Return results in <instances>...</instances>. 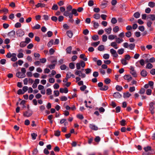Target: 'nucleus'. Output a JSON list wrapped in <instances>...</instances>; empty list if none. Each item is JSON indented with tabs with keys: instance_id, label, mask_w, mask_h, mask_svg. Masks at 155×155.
Instances as JSON below:
<instances>
[{
	"instance_id": "f257e3e1",
	"label": "nucleus",
	"mask_w": 155,
	"mask_h": 155,
	"mask_svg": "<svg viewBox=\"0 0 155 155\" xmlns=\"http://www.w3.org/2000/svg\"><path fill=\"white\" fill-rule=\"evenodd\" d=\"M146 153H144L146 155H151V153H152V152H153V150L151 149V147L150 146H147L146 147H145L144 148Z\"/></svg>"
},
{
	"instance_id": "f03ea898",
	"label": "nucleus",
	"mask_w": 155,
	"mask_h": 155,
	"mask_svg": "<svg viewBox=\"0 0 155 155\" xmlns=\"http://www.w3.org/2000/svg\"><path fill=\"white\" fill-rule=\"evenodd\" d=\"M130 74L132 75L133 77L134 78L137 77V74L134 69V68L131 66L130 67Z\"/></svg>"
},
{
	"instance_id": "7ed1b4c3",
	"label": "nucleus",
	"mask_w": 155,
	"mask_h": 155,
	"mask_svg": "<svg viewBox=\"0 0 155 155\" xmlns=\"http://www.w3.org/2000/svg\"><path fill=\"white\" fill-rule=\"evenodd\" d=\"M74 74L79 77H81L82 78H84L86 77V75L85 74H82L81 71L76 70L75 71Z\"/></svg>"
},
{
	"instance_id": "20e7f679",
	"label": "nucleus",
	"mask_w": 155,
	"mask_h": 155,
	"mask_svg": "<svg viewBox=\"0 0 155 155\" xmlns=\"http://www.w3.org/2000/svg\"><path fill=\"white\" fill-rule=\"evenodd\" d=\"M16 33L17 36L20 37H22L25 34L24 31L21 29L18 30Z\"/></svg>"
},
{
	"instance_id": "39448f33",
	"label": "nucleus",
	"mask_w": 155,
	"mask_h": 155,
	"mask_svg": "<svg viewBox=\"0 0 155 155\" xmlns=\"http://www.w3.org/2000/svg\"><path fill=\"white\" fill-rule=\"evenodd\" d=\"M110 52L112 56L114 58H117L118 56L116 51L113 48L111 49L110 50Z\"/></svg>"
},
{
	"instance_id": "423d86ee",
	"label": "nucleus",
	"mask_w": 155,
	"mask_h": 155,
	"mask_svg": "<svg viewBox=\"0 0 155 155\" xmlns=\"http://www.w3.org/2000/svg\"><path fill=\"white\" fill-rule=\"evenodd\" d=\"M32 114V111L28 110V111L24 112L23 113V116L25 117H30L31 116Z\"/></svg>"
},
{
	"instance_id": "0eeeda50",
	"label": "nucleus",
	"mask_w": 155,
	"mask_h": 155,
	"mask_svg": "<svg viewBox=\"0 0 155 155\" xmlns=\"http://www.w3.org/2000/svg\"><path fill=\"white\" fill-rule=\"evenodd\" d=\"M108 1L105 0H103L101 2V4L100 5V7L101 8H104L107 7Z\"/></svg>"
},
{
	"instance_id": "6e6552de",
	"label": "nucleus",
	"mask_w": 155,
	"mask_h": 155,
	"mask_svg": "<svg viewBox=\"0 0 155 155\" xmlns=\"http://www.w3.org/2000/svg\"><path fill=\"white\" fill-rule=\"evenodd\" d=\"M124 79L127 80L128 82H129L133 78L130 75L127 74L125 75L124 76Z\"/></svg>"
},
{
	"instance_id": "1a4fd4ad",
	"label": "nucleus",
	"mask_w": 155,
	"mask_h": 155,
	"mask_svg": "<svg viewBox=\"0 0 155 155\" xmlns=\"http://www.w3.org/2000/svg\"><path fill=\"white\" fill-rule=\"evenodd\" d=\"M15 31L14 30H12L8 33V35L10 38H13L15 37Z\"/></svg>"
},
{
	"instance_id": "9d476101",
	"label": "nucleus",
	"mask_w": 155,
	"mask_h": 155,
	"mask_svg": "<svg viewBox=\"0 0 155 155\" xmlns=\"http://www.w3.org/2000/svg\"><path fill=\"white\" fill-rule=\"evenodd\" d=\"M89 127L92 130H98V127L93 124H90L89 125Z\"/></svg>"
},
{
	"instance_id": "9b49d317",
	"label": "nucleus",
	"mask_w": 155,
	"mask_h": 155,
	"mask_svg": "<svg viewBox=\"0 0 155 155\" xmlns=\"http://www.w3.org/2000/svg\"><path fill=\"white\" fill-rule=\"evenodd\" d=\"M12 58L11 59V61H15L17 60V58L16 57V54L15 53H12Z\"/></svg>"
},
{
	"instance_id": "f8f14e48",
	"label": "nucleus",
	"mask_w": 155,
	"mask_h": 155,
	"mask_svg": "<svg viewBox=\"0 0 155 155\" xmlns=\"http://www.w3.org/2000/svg\"><path fill=\"white\" fill-rule=\"evenodd\" d=\"M117 43L116 42H113L111 43L110 45L112 47L114 48L115 49H117L118 47Z\"/></svg>"
},
{
	"instance_id": "ddd939ff",
	"label": "nucleus",
	"mask_w": 155,
	"mask_h": 155,
	"mask_svg": "<svg viewBox=\"0 0 155 155\" xmlns=\"http://www.w3.org/2000/svg\"><path fill=\"white\" fill-rule=\"evenodd\" d=\"M113 96L115 98H119L121 97V95L120 94L119 92H117L114 93Z\"/></svg>"
},
{
	"instance_id": "4468645a",
	"label": "nucleus",
	"mask_w": 155,
	"mask_h": 155,
	"mask_svg": "<svg viewBox=\"0 0 155 155\" xmlns=\"http://www.w3.org/2000/svg\"><path fill=\"white\" fill-rule=\"evenodd\" d=\"M16 76L18 78H22L25 77V74H22L21 72H18L16 74Z\"/></svg>"
},
{
	"instance_id": "2eb2a0df",
	"label": "nucleus",
	"mask_w": 155,
	"mask_h": 155,
	"mask_svg": "<svg viewBox=\"0 0 155 155\" xmlns=\"http://www.w3.org/2000/svg\"><path fill=\"white\" fill-rule=\"evenodd\" d=\"M60 92L61 93H67L68 92V88L66 87H65L64 88H61L60 89Z\"/></svg>"
},
{
	"instance_id": "dca6fc26",
	"label": "nucleus",
	"mask_w": 155,
	"mask_h": 155,
	"mask_svg": "<svg viewBox=\"0 0 155 155\" xmlns=\"http://www.w3.org/2000/svg\"><path fill=\"white\" fill-rule=\"evenodd\" d=\"M147 19L154 21L155 20V16L154 15H149L148 16Z\"/></svg>"
},
{
	"instance_id": "f3484780",
	"label": "nucleus",
	"mask_w": 155,
	"mask_h": 155,
	"mask_svg": "<svg viewBox=\"0 0 155 155\" xmlns=\"http://www.w3.org/2000/svg\"><path fill=\"white\" fill-rule=\"evenodd\" d=\"M8 12V9L4 8L0 10V12L4 13L5 14H6Z\"/></svg>"
},
{
	"instance_id": "a211bd4d",
	"label": "nucleus",
	"mask_w": 155,
	"mask_h": 155,
	"mask_svg": "<svg viewBox=\"0 0 155 155\" xmlns=\"http://www.w3.org/2000/svg\"><path fill=\"white\" fill-rule=\"evenodd\" d=\"M147 73L145 70H143L141 72L140 74L143 77H146L147 75Z\"/></svg>"
},
{
	"instance_id": "6ab92c4d",
	"label": "nucleus",
	"mask_w": 155,
	"mask_h": 155,
	"mask_svg": "<svg viewBox=\"0 0 155 155\" xmlns=\"http://www.w3.org/2000/svg\"><path fill=\"white\" fill-rule=\"evenodd\" d=\"M155 103L154 102H151L149 104V110H154V107L153 106L155 104Z\"/></svg>"
},
{
	"instance_id": "aec40b11",
	"label": "nucleus",
	"mask_w": 155,
	"mask_h": 155,
	"mask_svg": "<svg viewBox=\"0 0 155 155\" xmlns=\"http://www.w3.org/2000/svg\"><path fill=\"white\" fill-rule=\"evenodd\" d=\"M112 30V28L111 27H109L107 28H106L105 29V31L106 32L107 34H110L111 33V31Z\"/></svg>"
},
{
	"instance_id": "412c9836",
	"label": "nucleus",
	"mask_w": 155,
	"mask_h": 155,
	"mask_svg": "<svg viewBox=\"0 0 155 155\" xmlns=\"http://www.w3.org/2000/svg\"><path fill=\"white\" fill-rule=\"evenodd\" d=\"M92 23L93 24V26L95 28H98L99 25L98 23L95 21H93Z\"/></svg>"
},
{
	"instance_id": "4be33fe9",
	"label": "nucleus",
	"mask_w": 155,
	"mask_h": 155,
	"mask_svg": "<svg viewBox=\"0 0 155 155\" xmlns=\"http://www.w3.org/2000/svg\"><path fill=\"white\" fill-rule=\"evenodd\" d=\"M85 55L84 54H81L80 55V58L83 59L84 61H86L87 60V58L85 57Z\"/></svg>"
},
{
	"instance_id": "5701e85b",
	"label": "nucleus",
	"mask_w": 155,
	"mask_h": 155,
	"mask_svg": "<svg viewBox=\"0 0 155 155\" xmlns=\"http://www.w3.org/2000/svg\"><path fill=\"white\" fill-rule=\"evenodd\" d=\"M45 4L39 3L35 5V6L37 8H39V7L42 8L45 7Z\"/></svg>"
},
{
	"instance_id": "b1692460",
	"label": "nucleus",
	"mask_w": 155,
	"mask_h": 155,
	"mask_svg": "<svg viewBox=\"0 0 155 155\" xmlns=\"http://www.w3.org/2000/svg\"><path fill=\"white\" fill-rule=\"evenodd\" d=\"M67 35L70 38H71L73 36V34L72 31L70 30H68L67 32Z\"/></svg>"
},
{
	"instance_id": "393cba45",
	"label": "nucleus",
	"mask_w": 155,
	"mask_h": 155,
	"mask_svg": "<svg viewBox=\"0 0 155 155\" xmlns=\"http://www.w3.org/2000/svg\"><path fill=\"white\" fill-rule=\"evenodd\" d=\"M116 42L118 44H120L124 40L122 38H117L116 37Z\"/></svg>"
},
{
	"instance_id": "a878e982",
	"label": "nucleus",
	"mask_w": 155,
	"mask_h": 155,
	"mask_svg": "<svg viewBox=\"0 0 155 155\" xmlns=\"http://www.w3.org/2000/svg\"><path fill=\"white\" fill-rule=\"evenodd\" d=\"M54 44V40L53 39L51 40L48 42L47 45L49 47H51Z\"/></svg>"
},
{
	"instance_id": "bb28decb",
	"label": "nucleus",
	"mask_w": 155,
	"mask_h": 155,
	"mask_svg": "<svg viewBox=\"0 0 155 155\" xmlns=\"http://www.w3.org/2000/svg\"><path fill=\"white\" fill-rule=\"evenodd\" d=\"M148 5L151 8H153L155 6V3L152 2H150L148 3Z\"/></svg>"
},
{
	"instance_id": "cd10ccee",
	"label": "nucleus",
	"mask_w": 155,
	"mask_h": 155,
	"mask_svg": "<svg viewBox=\"0 0 155 155\" xmlns=\"http://www.w3.org/2000/svg\"><path fill=\"white\" fill-rule=\"evenodd\" d=\"M117 36L116 35H110L108 37V39L110 40H112L114 39L115 38H116Z\"/></svg>"
},
{
	"instance_id": "c85d7f7f",
	"label": "nucleus",
	"mask_w": 155,
	"mask_h": 155,
	"mask_svg": "<svg viewBox=\"0 0 155 155\" xmlns=\"http://www.w3.org/2000/svg\"><path fill=\"white\" fill-rule=\"evenodd\" d=\"M100 14L98 13H96L93 15L94 18L96 19H99L100 18Z\"/></svg>"
},
{
	"instance_id": "c756f323",
	"label": "nucleus",
	"mask_w": 155,
	"mask_h": 155,
	"mask_svg": "<svg viewBox=\"0 0 155 155\" xmlns=\"http://www.w3.org/2000/svg\"><path fill=\"white\" fill-rule=\"evenodd\" d=\"M72 50V47L71 46H69L66 49V52L67 53L70 54L71 53V51Z\"/></svg>"
},
{
	"instance_id": "7c9ffc66",
	"label": "nucleus",
	"mask_w": 155,
	"mask_h": 155,
	"mask_svg": "<svg viewBox=\"0 0 155 155\" xmlns=\"http://www.w3.org/2000/svg\"><path fill=\"white\" fill-rule=\"evenodd\" d=\"M131 94L129 92H126L124 94V98L129 97L131 96Z\"/></svg>"
},
{
	"instance_id": "2f4dec72",
	"label": "nucleus",
	"mask_w": 155,
	"mask_h": 155,
	"mask_svg": "<svg viewBox=\"0 0 155 155\" xmlns=\"http://www.w3.org/2000/svg\"><path fill=\"white\" fill-rule=\"evenodd\" d=\"M134 16L135 18H137L140 17V14L139 12H137L134 13Z\"/></svg>"
},
{
	"instance_id": "473e14b6",
	"label": "nucleus",
	"mask_w": 155,
	"mask_h": 155,
	"mask_svg": "<svg viewBox=\"0 0 155 155\" xmlns=\"http://www.w3.org/2000/svg\"><path fill=\"white\" fill-rule=\"evenodd\" d=\"M124 48H121L118 50L117 53L119 54H122L124 53Z\"/></svg>"
},
{
	"instance_id": "72a5a7b5",
	"label": "nucleus",
	"mask_w": 155,
	"mask_h": 155,
	"mask_svg": "<svg viewBox=\"0 0 155 155\" xmlns=\"http://www.w3.org/2000/svg\"><path fill=\"white\" fill-rule=\"evenodd\" d=\"M72 14L74 15L75 16H78V14L77 13V10L75 9H73L72 10Z\"/></svg>"
},
{
	"instance_id": "f704fd0d",
	"label": "nucleus",
	"mask_w": 155,
	"mask_h": 155,
	"mask_svg": "<svg viewBox=\"0 0 155 155\" xmlns=\"http://www.w3.org/2000/svg\"><path fill=\"white\" fill-rule=\"evenodd\" d=\"M113 30L114 32L117 33L119 30V27L118 26H115L113 28Z\"/></svg>"
},
{
	"instance_id": "c9c22d12",
	"label": "nucleus",
	"mask_w": 155,
	"mask_h": 155,
	"mask_svg": "<svg viewBox=\"0 0 155 155\" xmlns=\"http://www.w3.org/2000/svg\"><path fill=\"white\" fill-rule=\"evenodd\" d=\"M108 87L106 85L103 86L102 87L100 88V90L102 91H106L108 89Z\"/></svg>"
},
{
	"instance_id": "e433bc0d",
	"label": "nucleus",
	"mask_w": 155,
	"mask_h": 155,
	"mask_svg": "<svg viewBox=\"0 0 155 155\" xmlns=\"http://www.w3.org/2000/svg\"><path fill=\"white\" fill-rule=\"evenodd\" d=\"M98 50L100 51H104V46L103 45L99 46L98 48Z\"/></svg>"
},
{
	"instance_id": "4c0bfd02",
	"label": "nucleus",
	"mask_w": 155,
	"mask_h": 155,
	"mask_svg": "<svg viewBox=\"0 0 155 155\" xmlns=\"http://www.w3.org/2000/svg\"><path fill=\"white\" fill-rule=\"evenodd\" d=\"M107 36L105 35H104L102 37V40L103 41L105 42L107 40Z\"/></svg>"
},
{
	"instance_id": "58836bf2",
	"label": "nucleus",
	"mask_w": 155,
	"mask_h": 155,
	"mask_svg": "<svg viewBox=\"0 0 155 155\" xmlns=\"http://www.w3.org/2000/svg\"><path fill=\"white\" fill-rule=\"evenodd\" d=\"M117 22V20L115 18H113L111 20V22L112 24H115Z\"/></svg>"
},
{
	"instance_id": "ea45409f",
	"label": "nucleus",
	"mask_w": 155,
	"mask_h": 155,
	"mask_svg": "<svg viewBox=\"0 0 155 155\" xmlns=\"http://www.w3.org/2000/svg\"><path fill=\"white\" fill-rule=\"evenodd\" d=\"M27 44L25 41H22L20 44V46L21 48L25 47L26 45Z\"/></svg>"
},
{
	"instance_id": "a19ab883",
	"label": "nucleus",
	"mask_w": 155,
	"mask_h": 155,
	"mask_svg": "<svg viewBox=\"0 0 155 155\" xmlns=\"http://www.w3.org/2000/svg\"><path fill=\"white\" fill-rule=\"evenodd\" d=\"M153 67V65L150 63H148L146 66V68L148 69H151Z\"/></svg>"
},
{
	"instance_id": "79ce46f5",
	"label": "nucleus",
	"mask_w": 155,
	"mask_h": 155,
	"mask_svg": "<svg viewBox=\"0 0 155 155\" xmlns=\"http://www.w3.org/2000/svg\"><path fill=\"white\" fill-rule=\"evenodd\" d=\"M127 38H130L132 35V33L131 31H128L125 34Z\"/></svg>"
},
{
	"instance_id": "37998d69",
	"label": "nucleus",
	"mask_w": 155,
	"mask_h": 155,
	"mask_svg": "<svg viewBox=\"0 0 155 155\" xmlns=\"http://www.w3.org/2000/svg\"><path fill=\"white\" fill-rule=\"evenodd\" d=\"M69 67L71 69H74L75 67L74 63L73 62L70 63L69 64Z\"/></svg>"
},
{
	"instance_id": "c03bdc74",
	"label": "nucleus",
	"mask_w": 155,
	"mask_h": 155,
	"mask_svg": "<svg viewBox=\"0 0 155 155\" xmlns=\"http://www.w3.org/2000/svg\"><path fill=\"white\" fill-rule=\"evenodd\" d=\"M70 12V11H68L67 10L66 11H65L63 13V15L66 17H68V15L70 14L71 13Z\"/></svg>"
},
{
	"instance_id": "a18cd8bd",
	"label": "nucleus",
	"mask_w": 155,
	"mask_h": 155,
	"mask_svg": "<svg viewBox=\"0 0 155 155\" xmlns=\"http://www.w3.org/2000/svg\"><path fill=\"white\" fill-rule=\"evenodd\" d=\"M60 131L59 130L55 131H54V135L58 137L60 135Z\"/></svg>"
},
{
	"instance_id": "49530a36",
	"label": "nucleus",
	"mask_w": 155,
	"mask_h": 155,
	"mask_svg": "<svg viewBox=\"0 0 155 155\" xmlns=\"http://www.w3.org/2000/svg\"><path fill=\"white\" fill-rule=\"evenodd\" d=\"M121 61L122 64L126 65L127 64V62L125 59H122L121 60Z\"/></svg>"
},
{
	"instance_id": "de8ad7c7",
	"label": "nucleus",
	"mask_w": 155,
	"mask_h": 155,
	"mask_svg": "<svg viewBox=\"0 0 155 155\" xmlns=\"http://www.w3.org/2000/svg\"><path fill=\"white\" fill-rule=\"evenodd\" d=\"M135 46V44H130L129 45V48L130 50H133Z\"/></svg>"
},
{
	"instance_id": "09e8293b",
	"label": "nucleus",
	"mask_w": 155,
	"mask_h": 155,
	"mask_svg": "<svg viewBox=\"0 0 155 155\" xmlns=\"http://www.w3.org/2000/svg\"><path fill=\"white\" fill-rule=\"evenodd\" d=\"M100 43V41H98L97 42H93L91 44V45L94 47H97Z\"/></svg>"
},
{
	"instance_id": "8fccbe9b",
	"label": "nucleus",
	"mask_w": 155,
	"mask_h": 155,
	"mask_svg": "<svg viewBox=\"0 0 155 155\" xmlns=\"http://www.w3.org/2000/svg\"><path fill=\"white\" fill-rule=\"evenodd\" d=\"M32 138L33 140H35L36 139V137L37 136V135L35 133H33L31 134Z\"/></svg>"
},
{
	"instance_id": "3c124183",
	"label": "nucleus",
	"mask_w": 155,
	"mask_h": 155,
	"mask_svg": "<svg viewBox=\"0 0 155 155\" xmlns=\"http://www.w3.org/2000/svg\"><path fill=\"white\" fill-rule=\"evenodd\" d=\"M116 89L117 91H120L122 90V87L121 86L117 85L116 86Z\"/></svg>"
},
{
	"instance_id": "603ef678",
	"label": "nucleus",
	"mask_w": 155,
	"mask_h": 155,
	"mask_svg": "<svg viewBox=\"0 0 155 155\" xmlns=\"http://www.w3.org/2000/svg\"><path fill=\"white\" fill-rule=\"evenodd\" d=\"M92 39L94 41H96L99 39V37L97 35H95L93 36L92 37Z\"/></svg>"
},
{
	"instance_id": "864d4df0",
	"label": "nucleus",
	"mask_w": 155,
	"mask_h": 155,
	"mask_svg": "<svg viewBox=\"0 0 155 155\" xmlns=\"http://www.w3.org/2000/svg\"><path fill=\"white\" fill-rule=\"evenodd\" d=\"M58 9V6L56 4H54L52 7L53 10H56Z\"/></svg>"
},
{
	"instance_id": "5fc2aeb1",
	"label": "nucleus",
	"mask_w": 155,
	"mask_h": 155,
	"mask_svg": "<svg viewBox=\"0 0 155 155\" xmlns=\"http://www.w3.org/2000/svg\"><path fill=\"white\" fill-rule=\"evenodd\" d=\"M94 5V2L93 0H91L88 2V5L90 6H92Z\"/></svg>"
},
{
	"instance_id": "6e6d98bb",
	"label": "nucleus",
	"mask_w": 155,
	"mask_h": 155,
	"mask_svg": "<svg viewBox=\"0 0 155 155\" xmlns=\"http://www.w3.org/2000/svg\"><path fill=\"white\" fill-rule=\"evenodd\" d=\"M120 125L122 126H125L126 124L125 120L124 119L120 121Z\"/></svg>"
},
{
	"instance_id": "4d7b16f0",
	"label": "nucleus",
	"mask_w": 155,
	"mask_h": 155,
	"mask_svg": "<svg viewBox=\"0 0 155 155\" xmlns=\"http://www.w3.org/2000/svg\"><path fill=\"white\" fill-rule=\"evenodd\" d=\"M55 65V64H52L48 65V67L51 69H52L54 68Z\"/></svg>"
},
{
	"instance_id": "13d9d810",
	"label": "nucleus",
	"mask_w": 155,
	"mask_h": 155,
	"mask_svg": "<svg viewBox=\"0 0 155 155\" xmlns=\"http://www.w3.org/2000/svg\"><path fill=\"white\" fill-rule=\"evenodd\" d=\"M85 73L87 74H88L91 72V70L90 68H88L85 69Z\"/></svg>"
},
{
	"instance_id": "bf43d9fd",
	"label": "nucleus",
	"mask_w": 155,
	"mask_h": 155,
	"mask_svg": "<svg viewBox=\"0 0 155 155\" xmlns=\"http://www.w3.org/2000/svg\"><path fill=\"white\" fill-rule=\"evenodd\" d=\"M40 25L39 24H36L33 28V29H38L40 28Z\"/></svg>"
},
{
	"instance_id": "052dcab7",
	"label": "nucleus",
	"mask_w": 155,
	"mask_h": 155,
	"mask_svg": "<svg viewBox=\"0 0 155 155\" xmlns=\"http://www.w3.org/2000/svg\"><path fill=\"white\" fill-rule=\"evenodd\" d=\"M24 57V54L22 53H19L17 55V57L20 58H23Z\"/></svg>"
},
{
	"instance_id": "680f3d73",
	"label": "nucleus",
	"mask_w": 155,
	"mask_h": 155,
	"mask_svg": "<svg viewBox=\"0 0 155 155\" xmlns=\"http://www.w3.org/2000/svg\"><path fill=\"white\" fill-rule=\"evenodd\" d=\"M103 57L105 59H107L109 58V55L108 54H105L104 55Z\"/></svg>"
},
{
	"instance_id": "e2e57ef3",
	"label": "nucleus",
	"mask_w": 155,
	"mask_h": 155,
	"mask_svg": "<svg viewBox=\"0 0 155 155\" xmlns=\"http://www.w3.org/2000/svg\"><path fill=\"white\" fill-rule=\"evenodd\" d=\"M80 63L81 64V66L82 68H84L85 67V63L84 61H80Z\"/></svg>"
},
{
	"instance_id": "0e129e2a",
	"label": "nucleus",
	"mask_w": 155,
	"mask_h": 155,
	"mask_svg": "<svg viewBox=\"0 0 155 155\" xmlns=\"http://www.w3.org/2000/svg\"><path fill=\"white\" fill-rule=\"evenodd\" d=\"M87 87L85 85H83L80 87V90L82 91H84L86 88Z\"/></svg>"
},
{
	"instance_id": "69168bd1",
	"label": "nucleus",
	"mask_w": 155,
	"mask_h": 155,
	"mask_svg": "<svg viewBox=\"0 0 155 155\" xmlns=\"http://www.w3.org/2000/svg\"><path fill=\"white\" fill-rule=\"evenodd\" d=\"M52 91L51 89L48 88L46 90V94L47 95H49L51 94Z\"/></svg>"
},
{
	"instance_id": "338daca9",
	"label": "nucleus",
	"mask_w": 155,
	"mask_h": 155,
	"mask_svg": "<svg viewBox=\"0 0 155 155\" xmlns=\"http://www.w3.org/2000/svg\"><path fill=\"white\" fill-rule=\"evenodd\" d=\"M31 41V39L27 37L25 38V42L26 44L29 43Z\"/></svg>"
},
{
	"instance_id": "774afa93",
	"label": "nucleus",
	"mask_w": 155,
	"mask_h": 155,
	"mask_svg": "<svg viewBox=\"0 0 155 155\" xmlns=\"http://www.w3.org/2000/svg\"><path fill=\"white\" fill-rule=\"evenodd\" d=\"M89 33V31L87 29L84 30L83 32V34L85 35H87Z\"/></svg>"
}]
</instances>
